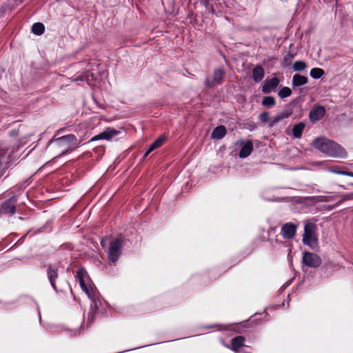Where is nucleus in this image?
<instances>
[{"label":"nucleus","mask_w":353,"mask_h":353,"mask_svg":"<svg viewBox=\"0 0 353 353\" xmlns=\"http://www.w3.org/2000/svg\"><path fill=\"white\" fill-rule=\"evenodd\" d=\"M313 145L327 155L336 158H345L346 157L345 150L336 143L325 138H316L313 141Z\"/></svg>","instance_id":"1"},{"label":"nucleus","mask_w":353,"mask_h":353,"mask_svg":"<svg viewBox=\"0 0 353 353\" xmlns=\"http://www.w3.org/2000/svg\"><path fill=\"white\" fill-rule=\"evenodd\" d=\"M302 241L303 244L313 250L318 247L317 226L314 223L310 221L305 222Z\"/></svg>","instance_id":"2"},{"label":"nucleus","mask_w":353,"mask_h":353,"mask_svg":"<svg viewBox=\"0 0 353 353\" xmlns=\"http://www.w3.org/2000/svg\"><path fill=\"white\" fill-rule=\"evenodd\" d=\"M52 143L54 146L60 152V155L76 148L79 144L76 137L73 134L59 137L53 141Z\"/></svg>","instance_id":"3"},{"label":"nucleus","mask_w":353,"mask_h":353,"mask_svg":"<svg viewBox=\"0 0 353 353\" xmlns=\"http://www.w3.org/2000/svg\"><path fill=\"white\" fill-rule=\"evenodd\" d=\"M77 277L83 291L85 292L90 299L94 301L97 297L96 288L93 284L90 283L85 270L82 268L79 269L77 272Z\"/></svg>","instance_id":"4"},{"label":"nucleus","mask_w":353,"mask_h":353,"mask_svg":"<svg viewBox=\"0 0 353 353\" xmlns=\"http://www.w3.org/2000/svg\"><path fill=\"white\" fill-rule=\"evenodd\" d=\"M12 152V150L4 147H0V176L4 174L6 170L14 159Z\"/></svg>","instance_id":"5"},{"label":"nucleus","mask_w":353,"mask_h":353,"mask_svg":"<svg viewBox=\"0 0 353 353\" xmlns=\"http://www.w3.org/2000/svg\"><path fill=\"white\" fill-rule=\"evenodd\" d=\"M121 241L117 239L112 241L108 249V257L110 261L114 263L120 255Z\"/></svg>","instance_id":"6"},{"label":"nucleus","mask_w":353,"mask_h":353,"mask_svg":"<svg viewBox=\"0 0 353 353\" xmlns=\"http://www.w3.org/2000/svg\"><path fill=\"white\" fill-rule=\"evenodd\" d=\"M303 263L310 268H316L321 263V259L316 254L305 252L303 256Z\"/></svg>","instance_id":"7"},{"label":"nucleus","mask_w":353,"mask_h":353,"mask_svg":"<svg viewBox=\"0 0 353 353\" xmlns=\"http://www.w3.org/2000/svg\"><path fill=\"white\" fill-rule=\"evenodd\" d=\"M121 134V132L113 128H107L105 131L103 132L94 136L91 139V141L100 140V139H104L107 141H111L114 137L120 135Z\"/></svg>","instance_id":"8"},{"label":"nucleus","mask_w":353,"mask_h":353,"mask_svg":"<svg viewBox=\"0 0 353 353\" xmlns=\"http://www.w3.org/2000/svg\"><path fill=\"white\" fill-rule=\"evenodd\" d=\"M237 146H241L239 156L240 158L248 157L251 152L253 151V143L250 141H244L243 140H239L235 143Z\"/></svg>","instance_id":"9"},{"label":"nucleus","mask_w":353,"mask_h":353,"mask_svg":"<svg viewBox=\"0 0 353 353\" xmlns=\"http://www.w3.org/2000/svg\"><path fill=\"white\" fill-rule=\"evenodd\" d=\"M223 76L224 72L223 70H215L212 76H209L206 78L205 84L210 87L219 84L221 83V80L223 78Z\"/></svg>","instance_id":"10"},{"label":"nucleus","mask_w":353,"mask_h":353,"mask_svg":"<svg viewBox=\"0 0 353 353\" xmlns=\"http://www.w3.org/2000/svg\"><path fill=\"white\" fill-rule=\"evenodd\" d=\"M297 226L292 223H287L281 228V234L284 239H292L296 232Z\"/></svg>","instance_id":"11"},{"label":"nucleus","mask_w":353,"mask_h":353,"mask_svg":"<svg viewBox=\"0 0 353 353\" xmlns=\"http://www.w3.org/2000/svg\"><path fill=\"white\" fill-rule=\"evenodd\" d=\"M279 82L280 81L277 77H273L265 81L262 86L263 92L265 94L271 92L279 85Z\"/></svg>","instance_id":"12"},{"label":"nucleus","mask_w":353,"mask_h":353,"mask_svg":"<svg viewBox=\"0 0 353 353\" xmlns=\"http://www.w3.org/2000/svg\"><path fill=\"white\" fill-rule=\"evenodd\" d=\"M325 110L323 107L319 106L314 108L310 113V119L312 122L320 120L325 114Z\"/></svg>","instance_id":"13"},{"label":"nucleus","mask_w":353,"mask_h":353,"mask_svg":"<svg viewBox=\"0 0 353 353\" xmlns=\"http://www.w3.org/2000/svg\"><path fill=\"white\" fill-rule=\"evenodd\" d=\"M291 112H283L279 113L275 117L270 118V127L274 126L276 123L281 121V120L288 118L291 115Z\"/></svg>","instance_id":"14"},{"label":"nucleus","mask_w":353,"mask_h":353,"mask_svg":"<svg viewBox=\"0 0 353 353\" xmlns=\"http://www.w3.org/2000/svg\"><path fill=\"white\" fill-rule=\"evenodd\" d=\"M226 134V129L223 125H219L212 131L211 137L214 139H221Z\"/></svg>","instance_id":"15"},{"label":"nucleus","mask_w":353,"mask_h":353,"mask_svg":"<svg viewBox=\"0 0 353 353\" xmlns=\"http://www.w3.org/2000/svg\"><path fill=\"white\" fill-rule=\"evenodd\" d=\"M252 74H253L254 80L256 82H259L264 77V75H265L264 70L261 66L257 65L253 68Z\"/></svg>","instance_id":"16"},{"label":"nucleus","mask_w":353,"mask_h":353,"mask_svg":"<svg viewBox=\"0 0 353 353\" xmlns=\"http://www.w3.org/2000/svg\"><path fill=\"white\" fill-rule=\"evenodd\" d=\"M307 82V79L305 76L296 74L292 77L293 86H300L305 85Z\"/></svg>","instance_id":"17"},{"label":"nucleus","mask_w":353,"mask_h":353,"mask_svg":"<svg viewBox=\"0 0 353 353\" xmlns=\"http://www.w3.org/2000/svg\"><path fill=\"white\" fill-rule=\"evenodd\" d=\"M245 339L243 336H236L232 340V350L237 351L243 346Z\"/></svg>","instance_id":"18"},{"label":"nucleus","mask_w":353,"mask_h":353,"mask_svg":"<svg viewBox=\"0 0 353 353\" xmlns=\"http://www.w3.org/2000/svg\"><path fill=\"white\" fill-rule=\"evenodd\" d=\"M305 124L302 122L296 124L292 129L293 135L296 138H300L305 128Z\"/></svg>","instance_id":"19"},{"label":"nucleus","mask_w":353,"mask_h":353,"mask_svg":"<svg viewBox=\"0 0 353 353\" xmlns=\"http://www.w3.org/2000/svg\"><path fill=\"white\" fill-rule=\"evenodd\" d=\"M57 276L58 274L57 270L50 267L48 271V276L50 282V284L54 289H56L54 281Z\"/></svg>","instance_id":"20"},{"label":"nucleus","mask_w":353,"mask_h":353,"mask_svg":"<svg viewBox=\"0 0 353 353\" xmlns=\"http://www.w3.org/2000/svg\"><path fill=\"white\" fill-rule=\"evenodd\" d=\"M164 139L163 138H159L157 139L149 148L148 151L145 152L144 157H147L151 152H152L154 150L159 148L163 143Z\"/></svg>","instance_id":"21"},{"label":"nucleus","mask_w":353,"mask_h":353,"mask_svg":"<svg viewBox=\"0 0 353 353\" xmlns=\"http://www.w3.org/2000/svg\"><path fill=\"white\" fill-rule=\"evenodd\" d=\"M45 27L41 23H36L32 27V31L37 35H41L43 33Z\"/></svg>","instance_id":"22"},{"label":"nucleus","mask_w":353,"mask_h":353,"mask_svg":"<svg viewBox=\"0 0 353 353\" xmlns=\"http://www.w3.org/2000/svg\"><path fill=\"white\" fill-rule=\"evenodd\" d=\"M324 74V71L321 68H314L310 70V76L314 79H319Z\"/></svg>","instance_id":"23"},{"label":"nucleus","mask_w":353,"mask_h":353,"mask_svg":"<svg viewBox=\"0 0 353 353\" xmlns=\"http://www.w3.org/2000/svg\"><path fill=\"white\" fill-rule=\"evenodd\" d=\"M262 105L265 107H272L275 105V99L272 97H265L263 99Z\"/></svg>","instance_id":"24"},{"label":"nucleus","mask_w":353,"mask_h":353,"mask_svg":"<svg viewBox=\"0 0 353 353\" xmlns=\"http://www.w3.org/2000/svg\"><path fill=\"white\" fill-rule=\"evenodd\" d=\"M292 68L295 71H301L306 68V63L302 61H297L294 63Z\"/></svg>","instance_id":"25"},{"label":"nucleus","mask_w":353,"mask_h":353,"mask_svg":"<svg viewBox=\"0 0 353 353\" xmlns=\"http://www.w3.org/2000/svg\"><path fill=\"white\" fill-rule=\"evenodd\" d=\"M291 94L292 91L290 88H289L288 87H283L279 90L278 94L281 98H285L290 96Z\"/></svg>","instance_id":"26"},{"label":"nucleus","mask_w":353,"mask_h":353,"mask_svg":"<svg viewBox=\"0 0 353 353\" xmlns=\"http://www.w3.org/2000/svg\"><path fill=\"white\" fill-rule=\"evenodd\" d=\"M3 212L7 213V214H14L15 212V208L13 205H9V204H5L3 206Z\"/></svg>","instance_id":"27"},{"label":"nucleus","mask_w":353,"mask_h":353,"mask_svg":"<svg viewBox=\"0 0 353 353\" xmlns=\"http://www.w3.org/2000/svg\"><path fill=\"white\" fill-rule=\"evenodd\" d=\"M259 119L261 120V121H262L263 123H265L268 121H270V118H269V114L268 112H264L263 113H261L260 115H259Z\"/></svg>","instance_id":"28"},{"label":"nucleus","mask_w":353,"mask_h":353,"mask_svg":"<svg viewBox=\"0 0 353 353\" xmlns=\"http://www.w3.org/2000/svg\"><path fill=\"white\" fill-rule=\"evenodd\" d=\"M330 172H333V173H336V174H341V175H343V173H344V171L336 170H334V169H330Z\"/></svg>","instance_id":"29"},{"label":"nucleus","mask_w":353,"mask_h":353,"mask_svg":"<svg viewBox=\"0 0 353 353\" xmlns=\"http://www.w3.org/2000/svg\"><path fill=\"white\" fill-rule=\"evenodd\" d=\"M101 243L103 248L105 247L108 244V239H102Z\"/></svg>","instance_id":"30"},{"label":"nucleus","mask_w":353,"mask_h":353,"mask_svg":"<svg viewBox=\"0 0 353 353\" xmlns=\"http://www.w3.org/2000/svg\"><path fill=\"white\" fill-rule=\"evenodd\" d=\"M343 175L350 176L353 177V172L344 171V173H343Z\"/></svg>","instance_id":"31"},{"label":"nucleus","mask_w":353,"mask_h":353,"mask_svg":"<svg viewBox=\"0 0 353 353\" xmlns=\"http://www.w3.org/2000/svg\"><path fill=\"white\" fill-rule=\"evenodd\" d=\"M345 199H353V193L348 196V197L345 198L343 200Z\"/></svg>","instance_id":"32"},{"label":"nucleus","mask_w":353,"mask_h":353,"mask_svg":"<svg viewBox=\"0 0 353 353\" xmlns=\"http://www.w3.org/2000/svg\"><path fill=\"white\" fill-rule=\"evenodd\" d=\"M206 7L208 6V0H201Z\"/></svg>","instance_id":"33"},{"label":"nucleus","mask_w":353,"mask_h":353,"mask_svg":"<svg viewBox=\"0 0 353 353\" xmlns=\"http://www.w3.org/2000/svg\"><path fill=\"white\" fill-rule=\"evenodd\" d=\"M210 10H211V12L213 13V12H214V9H213V8H210Z\"/></svg>","instance_id":"34"}]
</instances>
